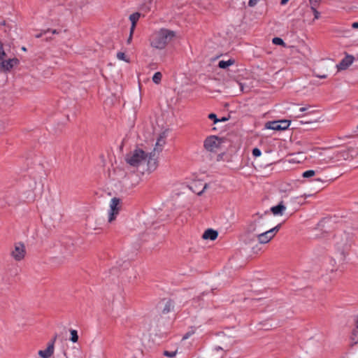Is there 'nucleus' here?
I'll list each match as a JSON object with an SVG mask.
<instances>
[{
    "label": "nucleus",
    "instance_id": "1",
    "mask_svg": "<svg viewBox=\"0 0 358 358\" xmlns=\"http://www.w3.org/2000/svg\"><path fill=\"white\" fill-rule=\"evenodd\" d=\"M175 32L166 29H161L154 33L150 38V45L157 49H164L166 45L173 38Z\"/></svg>",
    "mask_w": 358,
    "mask_h": 358
},
{
    "label": "nucleus",
    "instance_id": "2",
    "mask_svg": "<svg viewBox=\"0 0 358 358\" xmlns=\"http://www.w3.org/2000/svg\"><path fill=\"white\" fill-rule=\"evenodd\" d=\"M148 158V153L142 149L136 148L125 156L126 162L133 167H138L145 163Z\"/></svg>",
    "mask_w": 358,
    "mask_h": 358
},
{
    "label": "nucleus",
    "instance_id": "3",
    "mask_svg": "<svg viewBox=\"0 0 358 358\" xmlns=\"http://www.w3.org/2000/svg\"><path fill=\"white\" fill-rule=\"evenodd\" d=\"M282 226V224L280 223L275 227L266 230L262 231V230H259V232L257 234H255L253 237L250 239L251 241H254L255 238H257L258 242L262 244H265L268 243L278 232L280 227Z\"/></svg>",
    "mask_w": 358,
    "mask_h": 358
},
{
    "label": "nucleus",
    "instance_id": "4",
    "mask_svg": "<svg viewBox=\"0 0 358 358\" xmlns=\"http://www.w3.org/2000/svg\"><path fill=\"white\" fill-rule=\"evenodd\" d=\"M222 141L216 136H210L206 138L203 143L204 148L210 152H215L218 148Z\"/></svg>",
    "mask_w": 358,
    "mask_h": 358
},
{
    "label": "nucleus",
    "instance_id": "5",
    "mask_svg": "<svg viewBox=\"0 0 358 358\" xmlns=\"http://www.w3.org/2000/svg\"><path fill=\"white\" fill-rule=\"evenodd\" d=\"M290 121L289 120H280V121H273L266 122L265 127L266 129H272L275 131H282L285 130L289 127Z\"/></svg>",
    "mask_w": 358,
    "mask_h": 358
},
{
    "label": "nucleus",
    "instance_id": "6",
    "mask_svg": "<svg viewBox=\"0 0 358 358\" xmlns=\"http://www.w3.org/2000/svg\"><path fill=\"white\" fill-rule=\"evenodd\" d=\"M264 214L259 213H255L252 215V220L247 225L245 231L247 234H257L259 230L257 229V224L259 222V220L262 219Z\"/></svg>",
    "mask_w": 358,
    "mask_h": 358
},
{
    "label": "nucleus",
    "instance_id": "7",
    "mask_svg": "<svg viewBox=\"0 0 358 358\" xmlns=\"http://www.w3.org/2000/svg\"><path fill=\"white\" fill-rule=\"evenodd\" d=\"M26 254L25 246L22 243H15L14 249L10 255L15 261H20L24 259Z\"/></svg>",
    "mask_w": 358,
    "mask_h": 358
},
{
    "label": "nucleus",
    "instance_id": "8",
    "mask_svg": "<svg viewBox=\"0 0 358 358\" xmlns=\"http://www.w3.org/2000/svg\"><path fill=\"white\" fill-rule=\"evenodd\" d=\"M120 203V199L117 197H114L111 199L110 203V214L108 217V222H111L115 219L116 215L119 213L118 206Z\"/></svg>",
    "mask_w": 358,
    "mask_h": 358
},
{
    "label": "nucleus",
    "instance_id": "9",
    "mask_svg": "<svg viewBox=\"0 0 358 358\" xmlns=\"http://www.w3.org/2000/svg\"><path fill=\"white\" fill-rule=\"evenodd\" d=\"M156 150H157V148H155L152 152L148 153V158H147V160L145 162H147L148 170L149 171H153L157 167Z\"/></svg>",
    "mask_w": 358,
    "mask_h": 358
},
{
    "label": "nucleus",
    "instance_id": "10",
    "mask_svg": "<svg viewBox=\"0 0 358 358\" xmlns=\"http://www.w3.org/2000/svg\"><path fill=\"white\" fill-rule=\"evenodd\" d=\"M19 63V60L16 58L9 59H2L0 62V66L3 71H9L15 65Z\"/></svg>",
    "mask_w": 358,
    "mask_h": 358
},
{
    "label": "nucleus",
    "instance_id": "11",
    "mask_svg": "<svg viewBox=\"0 0 358 358\" xmlns=\"http://www.w3.org/2000/svg\"><path fill=\"white\" fill-rule=\"evenodd\" d=\"M354 57L352 55L345 56L339 64H337V69L338 71L345 70L348 69L353 62Z\"/></svg>",
    "mask_w": 358,
    "mask_h": 358
},
{
    "label": "nucleus",
    "instance_id": "12",
    "mask_svg": "<svg viewBox=\"0 0 358 358\" xmlns=\"http://www.w3.org/2000/svg\"><path fill=\"white\" fill-rule=\"evenodd\" d=\"M55 348L52 343H48L47 348L44 350H39L38 354L42 358H50L54 353Z\"/></svg>",
    "mask_w": 358,
    "mask_h": 358
},
{
    "label": "nucleus",
    "instance_id": "13",
    "mask_svg": "<svg viewBox=\"0 0 358 358\" xmlns=\"http://www.w3.org/2000/svg\"><path fill=\"white\" fill-rule=\"evenodd\" d=\"M286 210V206L284 205L283 201H280L277 206L271 208V212L274 215H282Z\"/></svg>",
    "mask_w": 358,
    "mask_h": 358
},
{
    "label": "nucleus",
    "instance_id": "14",
    "mask_svg": "<svg viewBox=\"0 0 358 358\" xmlns=\"http://www.w3.org/2000/svg\"><path fill=\"white\" fill-rule=\"evenodd\" d=\"M218 236V233L217 231L212 229H208L204 231V233L202 235V238L203 239L208 240L210 239L211 241L215 240Z\"/></svg>",
    "mask_w": 358,
    "mask_h": 358
},
{
    "label": "nucleus",
    "instance_id": "15",
    "mask_svg": "<svg viewBox=\"0 0 358 358\" xmlns=\"http://www.w3.org/2000/svg\"><path fill=\"white\" fill-rule=\"evenodd\" d=\"M141 14L139 13H134L129 16V20L131 22V26L130 30H131V34H134V29L136 28V22L139 20Z\"/></svg>",
    "mask_w": 358,
    "mask_h": 358
},
{
    "label": "nucleus",
    "instance_id": "16",
    "mask_svg": "<svg viewBox=\"0 0 358 358\" xmlns=\"http://www.w3.org/2000/svg\"><path fill=\"white\" fill-rule=\"evenodd\" d=\"M235 63V59H229L227 61L221 60L218 63V67L220 69H225L229 66L233 65Z\"/></svg>",
    "mask_w": 358,
    "mask_h": 358
},
{
    "label": "nucleus",
    "instance_id": "17",
    "mask_svg": "<svg viewBox=\"0 0 358 358\" xmlns=\"http://www.w3.org/2000/svg\"><path fill=\"white\" fill-rule=\"evenodd\" d=\"M173 308V303L171 301H168L165 303V306L162 310V313L164 314H166V313H169Z\"/></svg>",
    "mask_w": 358,
    "mask_h": 358
},
{
    "label": "nucleus",
    "instance_id": "18",
    "mask_svg": "<svg viewBox=\"0 0 358 358\" xmlns=\"http://www.w3.org/2000/svg\"><path fill=\"white\" fill-rule=\"evenodd\" d=\"M162 74L160 72H156L152 77V81L156 84H159L162 80Z\"/></svg>",
    "mask_w": 358,
    "mask_h": 358
},
{
    "label": "nucleus",
    "instance_id": "19",
    "mask_svg": "<svg viewBox=\"0 0 358 358\" xmlns=\"http://www.w3.org/2000/svg\"><path fill=\"white\" fill-rule=\"evenodd\" d=\"M70 333H71V338L70 340L73 342V343H76L78 340V332L76 330H74V329H71L70 331Z\"/></svg>",
    "mask_w": 358,
    "mask_h": 358
},
{
    "label": "nucleus",
    "instance_id": "20",
    "mask_svg": "<svg viewBox=\"0 0 358 358\" xmlns=\"http://www.w3.org/2000/svg\"><path fill=\"white\" fill-rule=\"evenodd\" d=\"M272 42L275 45H282L283 47L285 46V43L284 41L281 38H279V37L273 38L272 40Z\"/></svg>",
    "mask_w": 358,
    "mask_h": 358
},
{
    "label": "nucleus",
    "instance_id": "21",
    "mask_svg": "<svg viewBox=\"0 0 358 358\" xmlns=\"http://www.w3.org/2000/svg\"><path fill=\"white\" fill-rule=\"evenodd\" d=\"M177 352H178V350H175L173 351L164 350L163 352V355L166 357L171 358V357H174L177 355Z\"/></svg>",
    "mask_w": 358,
    "mask_h": 358
},
{
    "label": "nucleus",
    "instance_id": "22",
    "mask_svg": "<svg viewBox=\"0 0 358 358\" xmlns=\"http://www.w3.org/2000/svg\"><path fill=\"white\" fill-rule=\"evenodd\" d=\"M117 58L120 60H122V61H124L127 63L129 62V59L126 57L125 54L124 52H118L117 53Z\"/></svg>",
    "mask_w": 358,
    "mask_h": 358
},
{
    "label": "nucleus",
    "instance_id": "23",
    "mask_svg": "<svg viewBox=\"0 0 358 358\" xmlns=\"http://www.w3.org/2000/svg\"><path fill=\"white\" fill-rule=\"evenodd\" d=\"M315 175V171H313V170H308V171H306L303 173L302 174V176L303 178H310V177H313Z\"/></svg>",
    "mask_w": 358,
    "mask_h": 358
},
{
    "label": "nucleus",
    "instance_id": "24",
    "mask_svg": "<svg viewBox=\"0 0 358 358\" xmlns=\"http://www.w3.org/2000/svg\"><path fill=\"white\" fill-rule=\"evenodd\" d=\"M6 57V53L3 48V44L0 41V62Z\"/></svg>",
    "mask_w": 358,
    "mask_h": 358
},
{
    "label": "nucleus",
    "instance_id": "25",
    "mask_svg": "<svg viewBox=\"0 0 358 358\" xmlns=\"http://www.w3.org/2000/svg\"><path fill=\"white\" fill-rule=\"evenodd\" d=\"M315 3L312 4L311 10L314 13V19H318L320 17V13L316 10L315 8Z\"/></svg>",
    "mask_w": 358,
    "mask_h": 358
},
{
    "label": "nucleus",
    "instance_id": "26",
    "mask_svg": "<svg viewBox=\"0 0 358 358\" xmlns=\"http://www.w3.org/2000/svg\"><path fill=\"white\" fill-rule=\"evenodd\" d=\"M208 118L213 120L214 124H216L220 122V120H218V118L217 117V115L215 113H210L208 115Z\"/></svg>",
    "mask_w": 358,
    "mask_h": 358
},
{
    "label": "nucleus",
    "instance_id": "27",
    "mask_svg": "<svg viewBox=\"0 0 358 358\" xmlns=\"http://www.w3.org/2000/svg\"><path fill=\"white\" fill-rule=\"evenodd\" d=\"M46 35H47L46 29H42L40 31L39 33H38L35 35V37L37 38H39L43 37L44 36H46Z\"/></svg>",
    "mask_w": 358,
    "mask_h": 358
},
{
    "label": "nucleus",
    "instance_id": "28",
    "mask_svg": "<svg viewBox=\"0 0 358 358\" xmlns=\"http://www.w3.org/2000/svg\"><path fill=\"white\" fill-rule=\"evenodd\" d=\"M358 338V331L355 330L353 331L352 335L351 336V339L353 341L354 344H357V343H355V341L357 340Z\"/></svg>",
    "mask_w": 358,
    "mask_h": 358
},
{
    "label": "nucleus",
    "instance_id": "29",
    "mask_svg": "<svg viewBox=\"0 0 358 358\" xmlns=\"http://www.w3.org/2000/svg\"><path fill=\"white\" fill-rule=\"evenodd\" d=\"M46 31H47V35L48 34H52V35L58 34L60 32V31H59L57 29H47Z\"/></svg>",
    "mask_w": 358,
    "mask_h": 358
},
{
    "label": "nucleus",
    "instance_id": "30",
    "mask_svg": "<svg viewBox=\"0 0 358 358\" xmlns=\"http://www.w3.org/2000/svg\"><path fill=\"white\" fill-rule=\"evenodd\" d=\"M252 155L256 157H259L262 155V152L259 148H255L252 150Z\"/></svg>",
    "mask_w": 358,
    "mask_h": 358
},
{
    "label": "nucleus",
    "instance_id": "31",
    "mask_svg": "<svg viewBox=\"0 0 358 358\" xmlns=\"http://www.w3.org/2000/svg\"><path fill=\"white\" fill-rule=\"evenodd\" d=\"M164 143V142L162 140H161V139H158V140H157V143H156V147H155V148H157V150H157V152H159L162 150V149L158 150V148H157V147L158 145H159V146H162V145H163Z\"/></svg>",
    "mask_w": 358,
    "mask_h": 358
},
{
    "label": "nucleus",
    "instance_id": "32",
    "mask_svg": "<svg viewBox=\"0 0 358 358\" xmlns=\"http://www.w3.org/2000/svg\"><path fill=\"white\" fill-rule=\"evenodd\" d=\"M259 0H249L248 6L250 7L255 6Z\"/></svg>",
    "mask_w": 358,
    "mask_h": 358
},
{
    "label": "nucleus",
    "instance_id": "33",
    "mask_svg": "<svg viewBox=\"0 0 358 358\" xmlns=\"http://www.w3.org/2000/svg\"><path fill=\"white\" fill-rule=\"evenodd\" d=\"M133 34H131V30H130L129 31V36L127 40V44H130L131 43V41H132V38H133Z\"/></svg>",
    "mask_w": 358,
    "mask_h": 358
},
{
    "label": "nucleus",
    "instance_id": "34",
    "mask_svg": "<svg viewBox=\"0 0 358 358\" xmlns=\"http://www.w3.org/2000/svg\"><path fill=\"white\" fill-rule=\"evenodd\" d=\"M57 334H55V335L54 336V337L51 339V341L48 343H52V344H53V347H54V348H55V341H56V340H57Z\"/></svg>",
    "mask_w": 358,
    "mask_h": 358
},
{
    "label": "nucleus",
    "instance_id": "35",
    "mask_svg": "<svg viewBox=\"0 0 358 358\" xmlns=\"http://www.w3.org/2000/svg\"><path fill=\"white\" fill-rule=\"evenodd\" d=\"M207 187H208V184L205 183L202 190L197 193L198 195H201L204 192V190L207 188Z\"/></svg>",
    "mask_w": 358,
    "mask_h": 358
},
{
    "label": "nucleus",
    "instance_id": "36",
    "mask_svg": "<svg viewBox=\"0 0 358 358\" xmlns=\"http://www.w3.org/2000/svg\"><path fill=\"white\" fill-rule=\"evenodd\" d=\"M44 37H45L44 40L45 41H51L52 39V38L50 36V34L44 36Z\"/></svg>",
    "mask_w": 358,
    "mask_h": 358
},
{
    "label": "nucleus",
    "instance_id": "37",
    "mask_svg": "<svg viewBox=\"0 0 358 358\" xmlns=\"http://www.w3.org/2000/svg\"><path fill=\"white\" fill-rule=\"evenodd\" d=\"M352 27L354 29H357L358 28V22H355L352 23Z\"/></svg>",
    "mask_w": 358,
    "mask_h": 358
},
{
    "label": "nucleus",
    "instance_id": "38",
    "mask_svg": "<svg viewBox=\"0 0 358 358\" xmlns=\"http://www.w3.org/2000/svg\"><path fill=\"white\" fill-rule=\"evenodd\" d=\"M316 76H317V78H327V75H325V74H323V75H322V74H320V75H316Z\"/></svg>",
    "mask_w": 358,
    "mask_h": 358
},
{
    "label": "nucleus",
    "instance_id": "39",
    "mask_svg": "<svg viewBox=\"0 0 358 358\" xmlns=\"http://www.w3.org/2000/svg\"><path fill=\"white\" fill-rule=\"evenodd\" d=\"M190 335H191V334H190V333H187V334H185L183 336L182 339H187V338H188L189 337V336H190Z\"/></svg>",
    "mask_w": 358,
    "mask_h": 358
},
{
    "label": "nucleus",
    "instance_id": "40",
    "mask_svg": "<svg viewBox=\"0 0 358 358\" xmlns=\"http://www.w3.org/2000/svg\"><path fill=\"white\" fill-rule=\"evenodd\" d=\"M307 109H308L307 107H301V108H300L299 111L300 112H305V111L307 110Z\"/></svg>",
    "mask_w": 358,
    "mask_h": 358
},
{
    "label": "nucleus",
    "instance_id": "41",
    "mask_svg": "<svg viewBox=\"0 0 358 358\" xmlns=\"http://www.w3.org/2000/svg\"><path fill=\"white\" fill-rule=\"evenodd\" d=\"M320 1V0H310V4H314V3H317Z\"/></svg>",
    "mask_w": 358,
    "mask_h": 358
},
{
    "label": "nucleus",
    "instance_id": "42",
    "mask_svg": "<svg viewBox=\"0 0 358 358\" xmlns=\"http://www.w3.org/2000/svg\"><path fill=\"white\" fill-rule=\"evenodd\" d=\"M288 1L289 0H281L280 4L281 5H285V4H286L288 2Z\"/></svg>",
    "mask_w": 358,
    "mask_h": 358
},
{
    "label": "nucleus",
    "instance_id": "43",
    "mask_svg": "<svg viewBox=\"0 0 358 358\" xmlns=\"http://www.w3.org/2000/svg\"><path fill=\"white\" fill-rule=\"evenodd\" d=\"M218 120H220V122H225V121L228 120V118L222 117L221 119H218Z\"/></svg>",
    "mask_w": 358,
    "mask_h": 358
},
{
    "label": "nucleus",
    "instance_id": "44",
    "mask_svg": "<svg viewBox=\"0 0 358 358\" xmlns=\"http://www.w3.org/2000/svg\"><path fill=\"white\" fill-rule=\"evenodd\" d=\"M239 85H240V87H241V90L243 91V85H242V84H241V83H240Z\"/></svg>",
    "mask_w": 358,
    "mask_h": 358
},
{
    "label": "nucleus",
    "instance_id": "45",
    "mask_svg": "<svg viewBox=\"0 0 358 358\" xmlns=\"http://www.w3.org/2000/svg\"><path fill=\"white\" fill-rule=\"evenodd\" d=\"M2 25H5L6 24V22L5 21H3L2 23H1Z\"/></svg>",
    "mask_w": 358,
    "mask_h": 358
},
{
    "label": "nucleus",
    "instance_id": "46",
    "mask_svg": "<svg viewBox=\"0 0 358 358\" xmlns=\"http://www.w3.org/2000/svg\"><path fill=\"white\" fill-rule=\"evenodd\" d=\"M22 49V50L26 51V48L24 47H23Z\"/></svg>",
    "mask_w": 358,
    "mask_h": 358
},
{
    "label": "nucleus",
    "instance_id": "47",
    "mask_svg": "<svg viewBox=\"0 0 358 358\" xmlns=\"http://www.w3.org/2000/svg\"><path fill=\"white\" fill-rule=\"evenodd\" d=\"M222 348L220 347L216 348V350H221Z\"/></svg>",
    "mask_w": 358,
    "mask_h": 358
},
{
    "label": "nucleus",
    "instance_id": "48",
    "mask_svg": "<svg viewBox=\"0 0 358 358\" xmlns=\"http://www.w3.org/2000/svg\"><path fill=\"white\" fill-rule=\"evenodd\" d=\"M201 299L200 296H198V298L196 299L197 300H199Z\"/></svg>",
    "mask_w": 358,
    "mask_h": 358
},
{
    "label": "nucleus",
    "instance_id": "49",
    "mask_svg": "<svg viewBox=\"0 0 358 358\" xmlns=\"http://www.w3.org/2000/svg\"><path fill=\"white\" fill-rule=\"evenodd\" d=\"M357 129H358V124H357Z\"/></svg>",
    "mask_w": 358,
    "mask_h": 358
}]
</instances>
